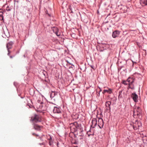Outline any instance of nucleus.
Masks as SVG:
<instances>
[{
	"mask_svg": "<svg viewBox=\"0 0 147 147\" xmlns=\"http://www.w3.org/2000/svg\"><path fill=\"white\" fill-rule=\"evenodd\" d=\"M141 109L139 107H135L134 110V115L138 117L141 114Z\"/></svg>",
	"mask_w": 147,
	"mask_h": 147,
	"instance_id": "4",
	"label": "nucleus"
},
{
	"mask_svg": "<svg viewBox=\"0 0 147 147\" xmlns=\"http://www.w3.org/2000/svg\"><path fill=\"white\" fill-rule=\"evenodd\" d=\"M131 97L136 102L138 101V95L135 93H132Z\"/></svg>",
	"mask_w": 147,
	"mask_h": 147,
	"instance_id": "6",
	"label": "nucleus"
},
{
	"mask_svg": "<svg viewBox=\"0 0 147 147\" xmlns=\"http://www.w3.org/2000/svg\"><path fill=\"white\" fill-rule=\"evenodd\" d=\"M55 33L56 34L57 36H59L60 35V33L59 32V30H58V31H57Z\"/></svg>",
	"mask_w": 147,
	"mask_h": 147,
	"instance_id": "18",
	"label": "nucleus"
},
{
	"mask_svg": "<svg viewBox=\"0 0 147 147\" xmlns=\"http://www.w3.org/2000/svg\"><path fill=\"white\" fill-rule=\"evenodd\" d=\"M7 54H8V55H9V53H8Z\"/></svg>",
	"mask_w": 147,
	"mask_h": 147,
	"instance_id": "24",
	"label": "nucleus"
},
{
	"mask_svg": "<svg viewBox=\"0 0 147 147\" xmlns=\"http://www.w3.org/2000/svg\"><path fill=\"white\" fill-rule=\"evenodd\" d=\"M71 9V12H72V9H71H71Z\"/></svg>",
	"mask_w": 147,
	"mask_h": 147,
	"instance_id": "25",
	"label": "nucleus"
},
{
	"mask_svg": "<svg viewBox=\"0 0 147 147\" xmlns=\"http://www.w3.org/2000/svg\"><path fill=\"white\" fill-rule=\"evenodd\" d=\"M78 127V125L77 122L70 123L69 125V127L71 131L73 132L76 131Z\"/></svg>",
	"mask_w": 147,
	"mask_h": 147,
	"instance_id": "2",
	"label": "nucleus"
},
{
	"mask_svg": "<svg viewBox=\"0 0 147 147\" xmlns=\"http://www.w3.org/2000/svg\"><path fill=\"white\" fill-rule=\"evenodd\" d=\"M122 83L123 84L125 85H128V83L127 82V80L126 81L122 80Z\"/></svg>",
	"mask_w": 147,
	"mask_h": 147,
	"instance_id": "17",
	"label": "nucleus"
},
{
	"mask_svg": "<svg viewBox=\"0 0 147 147\" xmlns=\"http://www.w3.org/2000/svg\"><path fill=\"white\" fill-rule=\"evenodd\" d=\"M3 12H2V10H0V16L1 17H2L3 16Z\"/></svg>",
	"mask_w": 147,
	"mask_h": 147,
	"instance_id": "19",
	"label": "nucleus"
},
{
	"mask_svg": "<svg viewBox=\"0 0 147 147\" xmlns=\"http://www.w3.org/2000/svg\"><path fill=\"white\" fill-rule=\"evenodd\" d=\"M43 126H40L38 124H34V128L36 130L38 131L41 130V129L42 128Z\"/></svg>",
	"mask_w": 147,
	"mask_h": 147,
	"instance_id": "8",
	"label": "nucleus"
},
{
	"mask_svg": "<svg viewBox=\"0 0 147 147\" xmlns=\"http://www.w3.org/2000/svg\"><path fill=\"white\" fill-rule=\"evenodd\" d=\"M119 31H115L112 34V36L113 38H116L119 34Z\"/></svg>",
	"mask_w": 147,
	"mask_h": 147,
	"instance_id": "13",
	"label": "nucleus"
},
{
	"mask_svg": "<svg viewBox=\"0 0 147 147\" xmlns=\"http://www.w3.org/2000/svg\"><path fill=\"white\" fill-rule=\"evenodd\" d=\"M52 30L54 33H55L57 31H58V29L57 27H54L52 28Z\"/></svg>",
	"mask_w": 147,
	"mask_h": 147,
	"instance_id": "16",
	"label": "nucleus"
},
{
	"mask_svg": "<svg viewBox=\"0 0 147 147\" xmlns=\"http://www.w3.org/2000/svg\"><path fill=\"white\" fill-rule=\"evenodd\" d=\"M74 147H78L77 146H74Z\"/></svg>",
	"mask_w": 147,
	"mask_h": 147,
	"instance_id": "27",
	"label": "nucleus"
},
{
	"mask_svg": "<svg viewBox=\"0 0 147 147\" xmlns=\"http://www.w3.org/2000/svg\"><path fill=\"white\" fill-rule=\"evenodd\" d=\"M106 92L109 94H111L112 92V90L110 88H108V90H104L102 92V93L103 94H104Z\"/></svg>",
	"mask_w": 147,
	"mask_h": 147,
	"instance_id": "15",
	"label": "nucleus"
},
{
	"mask_svg": "<svg viewBox=\"0 0 147 147\" xmlns=\"http://www.w3.org/2000/svg\"><path fill=\"white\" fill-rule=\"evenodd\" d=\"M134 81V78L133 77H129L127 79V81L128 83V88L133 89L134 88V86L133 84Z\"/></svg>",
	"mask_w": 147,
	"mask_h": 147,
	"instance_id": "1",
	"label": "nucleus"
},
{
	"mask_svg": "<svg viewBox=\"0 0 147 147\" xmlns=\"http://www.w3.org/2000/svg\"><path fill=\"white\" fill-rule=\"evenodd\" d=\"M53 112L55 113H61V109L57 107H55L53 110Z\"/></svg>",
	"mask_w": 147,
	"mask_h": 147,
	"instance_id": "9",
	"label": "nucleus"
},
{
	"mask_svg": "<svg viewBox=\"0 0 147 147\" xmlns=\"http://www.w3.org/2000/svg\"><path fill=\"white\" fill-rule=\"evenodd\" d=\"M122 93V91H121L120 92H119V97H121L122 96H121V94Z\"/></svg>",
	"mask_w": 147,
	"mask_h": 147,
	"instance_id": "21",
	"label": "nucleus"
},
{
	"mask_svg": "<svg viewBox=\"0 0 147 147\" xmlns=\"http://www.w3.org/2000/svg\"><path fill=\"white\" fill-rule=\"evenodd\" d=\"M31 121L35 122H40L42 121L41 117L36 114H34L31 117Z\"/></svg>",
	"mask_w": 147,
	"mask_h": 147,
	"instance_id": "3",
	"label": "nucleus"
},
{
	"mask_svg": "<svg viewBox=\"0 0 147 147\" xmlns=\"http://www.w3.org/2000/svg\"><path fill=\"white\" fill-rule=\"evenodd\" d=\"M142 124L140 122L136 121L133 125V127L135 130L139 129V127L141 126Z\"/></svg>",
	"mask_w": 147,
	"mask_h": 147,
	"instance_id": "5",
	"label": "nucleus"
},
{
	"mask_svg": "<svg viewBox=\"0 0 147 147\" xmlns=\"http://www.w3.org/2000/svg\"><path fill=\"white\" fill-rule=\"evenodd\" d=\"M92 124L91 125V127L94 128L97 124V121L96 119H93L92 120Z\"/></svg>",
	"mask_w": 147,
	"mask_h": 147,
	"instance_id": "11",
	"label": "nucleus"
},
{
	"mask_svg": "<svg viewBox=\"0 0 147 147\" xmlns=\"http://www.w3.org/2000/svg\"><path fill=\"white\" fill-rule=\"evenodd\" d=\"M32 134V135L34 136H38V134H36L34 133H33Z\"/></svg>",
	"mask_w": 147,
	"mask_h": 147,
	"instance_id": "22",
	"label": "nucleus"
},
{
	"mask_svg": "<svg viewBox=\"0 0 147 147\" xmlns=\"http://www.w3.org/2000/svg\"><path fill=\"white\" fill-rule=\"evenodd\" d=\"M13 44V42H12L11 41L7 44L6 47L7 48L8 52L9 51V49L11 48L12 47V45Z\"/></svg>",
	"mask_w": 147,
	"mask_h": 147,
	"instance_id": "10",
	"label": "nucleus"
},
{
	"mask_svg": "<svg viewBox=\"0 0 147 147\" xmlns=\"http://www.w3.org/2000/svg\"><path fill=\"white\" fill-rule=\"evenodd\" d=\"M101 91V90H100V92Z\"/></svg>",
	"mask_w": 147,
	"mask_h": 147,
	"instance_id": "26",
	"label": "nucleus"
},
{
	"mask_svg": "<svg viewBox=\"0 0 147 147\" xmlns=\"http://www.w3.org/2000/svg\"><path fill=\"white\" fill-rule=\"evenodd\" d=\"M48 140H49V144L50 145H51V136H50V138L49 139H48Z\"/></svg>",
	"mask_w": 147,
	"mask_h": 147,
	"instance_id": "20",
	"label": "nucleus"
},
{
	"mask_svg": "<svg viewBox=\"0 0 147 147\" xmlns=\"http://www.w3.org/2000/svg\"><path fill=\"white\" fill-rule=\"evenodd\" d=\"M140 3L142 6L147 5V0H140Z\"/></svg>",
	"mask_w": 147,
	"mask_h": 147,
	"instance_id": "12",
	"label": "nucleus"
},
{
	"mask_svg": "<svg viewBox=\"0 0 147 147\" xmlns=\"http://www.w3.org/2000/svg\"><path fill=\"white\" fill-rule=\"evenodd\" d=\"M111 104V102L110 101L106 102L105 104V105L107 107V109L108 110H110L111 108L110 105Z\"/></svg>",
	"mask_w": 147,
	"mask_h": 147,
	"instance_id": "14",
	"label": "nucleus"
},
{
	"mask_svg": "<svg viewBox=\"0 0 147 147\" xmlns=\"http://www.w3.org/2000/svg\"><path fill=\"white\" fill-rule=\"evenodd\" d=\"M98 126L100 128H101L104 125L103 120L102 118H99L98 119Z\"/></svg>",
	"mask_w": 147,
	"mask_h": 147,
	"instance_id": "7",
	"label": "nucleus"
},
{
	"mask_svg": "<svg viewBox=\"0 0 147 147\" xmlns=\"http://www.w3.org/2000/svg\"><path fill=\"white\" fill-rule=\"evenodd\" d=\"M10 58H12L13 57L12 56H10Z\"/></svg>",
	"mask_w": 147,
	"mask_h": 147,
	"instance_id": "23",
	"label": "nucleus"
}]
</instances>
